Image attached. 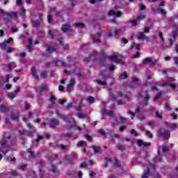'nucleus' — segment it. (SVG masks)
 <instances>
[{"instance_id":"1","label":"nucleus","mask_w":178,"mask_h":178,"mask_svg":"<svg viewBox=\"0 0 178 178\" xmlns=\"http://www.w3.org/2000/svg\"><path fill=\"white\" fill-rule=\"evenodd\" d=\"M148 176H153V177L160 178L161 175L155 171V165H152L147 168L146 172H144L142 178H148Z\"/></svg>"},{"instance_id":"2","label":"nucleus","mask_w":178,"mask_h":178,"mask_svg":"<svg viewBox=\"0 0 178 178\" xmlns=\"http://www.w3.org/2000/svg\"><path fill=\"white\" fill-rule=\"evenodd\" d=\"M1 147L3 148H9L15 145V142H11L10 136L7 137V139L3 138V142L1 143Z\"/></svg>"},{"instance_id":"3","label":"nucleus","mask_w":178,"mask_h":178,"mask_svg":"<svg viewBox=\"0 0 178 178\" xmlns=\"http://www.w3.org/2000/svg\"><path fill=\"white\" fill-rule=\"evenodd\" d=\"M109 94H110V97L111 98V99L113 101H116V99H118V98H121V97H124V98H126L127 99H129L130 97H129V96L127 95H124L123 93H122L121 92H118L116 97L114 95L113 92H112V91H111V90H109Z\"/></svg>"},{"instance_id":"4","label":"nucleus","mask_w":178,"mask_h":178,"mask_svg":"<svg viewBox=\"0 0 178 178\" xmlns=\"http://www.w3.org/2000/svg\"><path fill=\"white\" fill-rule=\"evenodd\" d=\"M159 136L163 137V138H165V140H169L170 137V131H165L163 129L161 128L159 130Z\"/></svg>"},{"instance_id":"5","label":"nucleus","mask_w":178,"mask_h":178,"mask_svg":"<svg viewBox=\"0 0 178 178\" xmlns=\"http://www.w3.org/2000/svg\"><path fill=\"white\" fill-rule=\"evenodd\" d=\"M51 136H49V134L44 133V136H40L38 137V138L35 140V142H33V144L34 145V144H36V147H38V143H40V141H41V140H42V138H47V140H49V138Z\"/></svg>"},{"instance_id":"6","label":"nucleus","mask_w":178,"mask_h":178,"mask_svg":"<svg viewBox=\"0 0 178 178\" xmlns=\"http://www.w3.org/2000/svg\"><path fill=\"white\" fill-rule=\"evenodd\" d=\"M101 35H102L101 32H97L96 33L95 35H93L92 36L93 44H100L101 40H99V37H101Z\"/></svg>"},{"instance_id":"7","label":"nucleus","mask_w":178,"mask_h":178,"mask_svg":"<svg viewBox=\"0 0 178 178\" xmlns=\"http://www.w3.org/2000/svg\"><path fill=\"white\" fill-rule=\"evenodd\" d=\"M74 84H76V81H74V79H71L70 83L67 86V92H72Z\"/></svg>"},{"instance_id":"8","label":"nucleus","mask_w":178,"mask_h":178,"mask_svg":"<svg viewBox=\"0 0 178 178\" xmlns=\"http://www.w3.org/2000/svg\"><path fill=\"white\" fill-rule=\"evenodd\" d=\"M132 48L133 49H136L137 51H136V55L134 56V58H138V55H140V52H138L141 48L140 47V44L137 43H133L132 44Z\"/></svg>"},{"instance_id":"9","label":"nucleus","mask_w":178,"mask_h":178,"mask_svg":"<svg viewBox=\"0 0 178 178\" xmlns=\"http://www.w3.org/2000/svg\"><path fill=\"white\" fill-rule=\"evenodd\" d=\"M19 92H20V88L18 87L14 92H10L8 95V97L11 99H13V98H16V97H17V94H19Z\"/></svg>"},{"instance_id":"10","label":"nucleus","mask_w":178,"mask_h":178,"mask_svg":"<svg viewBox=\"0 0 178 178\" xmlns=\"http://www.w3.org/2000/svg\"><path fill=\"white\" fill-rule=\"evenodd\" d=\"M56 126H59V120L56 118H52L50 121L51 129H56Z\"/></svg>"},{"instance_id":"11","label":"nucleus","mask_w":178,"mask_h":178,"mask_svg":"<svg viewBox=\"0 0 178 178\" xmlns=\"http://www.w3.org/2000/svg\"><path fill=\"white\" fill-rule=\"evenodd\" d=\"M115 120L117 121V122L112 124L113 127H115V126H118L119 123H126L127 122V118L122 116H120V122L118 121V118H115Z\"/></svg>"},{"instance_id":"12","label":"nucleus","mask_w":178,"mask_h":178,"mask_svg":"<svg viewBox=\"0 0 178 178\" xmlns=\"http://www.w3.org/2000/svg\"><path fill=\"white\" fill-rule=\"evenodd\" d=\"M90 148L93 149L94 154L95 155H97V154H102V148H101L99 146L92 145Z\"/></svg>"},{"instance_id":"13","label":"nucleus","mask_w":178,"mask_h":178,"mask_svg":"<svg viewBox=\"0 0 178 178\" xmlns=\"http://www.w3.org/2000/svg\"><path fill=\"white\" fill-rule=\"evenodd\" d=\"M138 40H141L142 41H148L149 38L144 34V33L140 32L138 35Z\"/></svg>"},{"instance_id":"14","label":"nucleus","mask_w":178,"mask_h":178,"mask_svg":"<svg viewBox=\"0 0 178 178\" xmlns=\"http://www.w3.org/2000/svg\"><path fill=\"white\" fill-rule=\"evenodd\" d=\"M107 58L110 60H113L115 63H120V59L116 55L109 56Z\"/></svg>"},{"instance_id":"15","label":"nucleus","mask_w":178,"mask_h":178,"mask_svg":"<svg viewBox=\"0 0 178 178\" xmlns=\"http://www.w3.org/2000/svg\"><path fill=\"white\" fill-rule=\"evenodd\" d=\"M108 16H113L115 15L116 17H120L122 16V12L118 11L117 13H115L113 10H111L108 13Z\"/></svg>"},{"instance_id":"16","label":"nucleus","mask_w":178,"mask_h":178,"mask_svg":"<svg viewBox=\"0 0 178 178\" xmlns=\"http://www.w3.org/2000/svg\"><path fill=\"white\" fill-rule=\"evenodd\" d=\"M102 79L104 81H101L100 79H97L96 81V82L97 83V84H99V86H106V80H108V77H105L104 76H102Z\"/></svg>"},{"instance_id":"17","label":"nucleus","mask_w":178,"mask_h":178,"mask_svg":"<svg viewBox=\"0 0 178 178\" xmlns=\"http://www.w3.org/2000/svg\"><path fill=\"white\" fill-rule=\"evenodd\" d=\"M31 74L36 80H40V76L37 75V70L35 69V67L31 68Z\"/></svg>"},{"instance_id":"18","label":"nucleus","mask_w":178,"mask_h":178,"mask_svg":"<svg viewBox=\"0 0 178 178\" xmlns=\"http://www.w3.org/2000/svg\"><path fill=\"white\" fill-rule=\"evenodd\" d=\"M12 120H15V122H19V118H20V114L13 113L10 115Z\"/></svg>"},{"instance_id":"19","label":"nucleus","mask_w":178,"mask_h":178,"mask_svg":"<svg viewBox=\"0 0 178 178\" xmlns=\"http://www.w3.org/2000/svg\"><path fill=\"white\" fill-rule=\"evenodd\" d=\"M41 22H42V19H40V20L37 19V20H35V21H32L31 22L32 26L33 27H40V24H41Z\"/></svg>"},{"instance_id":"20","label":"nucleus","mask_w":178,"mask_h":178,"mask_svg":"<svg viewBox=\"0 0 178 178\" xmlns=\"http://www.w3.org/2000/svg\"><path fill=\"white\" fill-rule=\"evenodd\" d=\"M10 109L9 107L3 105L0 106V111H1L3 113H6V112H9Z\"/></svg>"},{"instance_id":"21","label":"nucleus","mask_w":178,"mask_h":178,"mask_svg":"<svg viewBox=\"0 0 178 178\" xmlns=\"http://www.w3.org/2000/svg\"><path fill=\"white\" fill-rule=\"evenodd\" d=\"M148 101H149V95L146 92V95L144 97V101L142 102V105H148Z\"/></svg>"},{"instance_id":"22","label":"nucleus","mask_w":178,"mask_h":178,"mask_svg":"<svg viewBox=\"0 0 178 178\" xmlns=\"http://www.w3.org/2000/svg\"><path fill=\"white\" fill-rule=\"evenodd\" d=\"M10 79V76H9V74H7L6 76H1V81L2 83H9V79Z\"/></svg>"},{"instance_id":"23","label":"nucleus","mask_w":178,"mask_h":178,"mask_svg":"<svg viewBox=\"0 0 178 178\" xmlns=\"http://www.w3.org/2000/svg\"><path fill=\"white\" fill-rule=\"evenodd\" d=\"M158 155L154 159V162H162V156L159 151L157 152Z\"/></svg>"},{"instance_id":"24","label":"nucleus","mask_w":178,"mask_h":178,"mask_svg":"<svg viewBox=\"0 0 178 178\" xmlns=\"http://www.w3.org/2000/svg\"><path fill=\"white\" fill-rule=\"evenodd\" d=\"M70 30V24H63V26L61 28V31L65 33V31H67Z\"/></svg>"},{"instance_id":"25","label":"nucleus","mask_w":178,"mask_h":178,"mask_svg":"<svg viewBox=\"0 0 178 178\" xmlns=\"http://www.w3.org/2000/svg\"><path fill=\"white\" fill-rule=\"evenodd\" d=\"M40 92H45V91H48V86L42 85L39 87Z\"/></svg>"},{"instance_id":"26","label":"nucleus","mask_w":178,"mask_h":178,"mask_svg":"<svg viewBox=\"0 0 178 178\" xmlns=\"http://www.w3.org/2000/svg\"><path fill=\"white\" fill-rule=\"evenodd\" d=\"M7 16L10 17V19H16V17H17V13L11 12L10 13H7Z\"/></svg>"},{"instance_id":"27","label":"nucleus","mask_w":178,"mask_h":178,"mask_svg":"<svg viewBox=\"0 0 178 178\" xmlns=\"http://www.w3.org/2000/svg\"><path fill=\"white\" fill-rule=\"evenodd\" d=\"M40 76L41 79H47L48 77V72L42 71V72H40Z\"/></svg>"},{"instance_id":"28","label":"nucleus","mask_w":178,"mask_h":178,"mask_svg":"<svg viewBox=\"0 0 178 178\" xmlns=\"http://www.w3.org/2000/svg\"><path fill=\"white\" fill-rule=\"evenodd\" d=\"M27 152L30 154L31 158H33V159H37V156L34 154V152L31 151V149H27Z\"/></svg>"},{"instance_id":"29","label":"nucleus","mask_w":178,"mask_h":178,"mask_svg":"<svg viewBox=\"0 0 178 178\" xmlns=\"http://www.w3.org/2000/svg\"><path fill=\"white\" fill-rule=\"evenodd\" d=\"M146 16L145 15H138L137 17H136V20L138 22H140V20H144V19H145Z\"/></svg>"},{"instance_id":"30","label":"nucleus","mask_w":178,"mask_h":178,"mask_svg":"<svg viewBox=\"0 0 178 178\" xmlns=\"http://www.w3.org/2000/svg\"><path fill=\"white\" fill-rule=\"evenodd\" d=\"M49 102H51L52 106H54L56 102V97H55V96H51Z\"/></svg>"},{"instance_id":"31","label":"nucleus","mask_w":178,"mask_h":178,"mask_svg":"<svg viewBox=\"0 0 178 178\" xmlns=\"http://www.w3.org/2000/svg\"><path fill=\"white\" fill-rule=\"evenodd\" d=\"M7 67H8L10 72V70H12V67H16V63H15L14 62L10 63L7 64Z\"/></svg>"},{"instance_id":"32","label":"nucleus","mask_w":178,"mask_h":178,"mask_svg":"<svg viewBox=\"0 0 178 178\" xmlns=\"http://www.w3.org/2000/svg\"><path fill=\"white\" fill-rule=\"evenodd\" d=\"M74 26L75 27H78V29H84L85 27L84 24L81 22L74 23Z\"/></svg>"},{"instance_id":"33","label":"nucleus","mask_w":178,"mask_h":178,"mask_svg":"<svg viewBox=\"0 0 178 178\" xmlns=\"http://www.w3.org/2000/svg\"><path fill=\"white\" fill-rule=\"evenodd\" d=\"M73 136V133L69 132L67 134H63L62 137H65V138H70Z\"/></svg>"},{"instance_id":"34","label":"nucleus","mask_w":178,"mask_h":178,"mask_svg":"<svg viewBox=\"0 0 178 178\" xmlns=\"http://www.w3.org/2000/svg\"><path fill=\"white\" fill-rule=\"evenodd\" d=\"M63 15H64V13H63V11H62V10H60V11L56 13V15L58 16V17H60L63 19Z\"/></svg>"},{"instance_id":"35","label":"nucleus","mask_w":178,"mask_h":178,"mask_svg":"<svg viewBox=\"0 0 178 178\" xmlns=\"http://www.w3.org/2000/svg\"><path fill=\"white\" fill-rule=\"evenodd\" d=\"M137 22H138L137 20V19L131 21V20H129L128 21V23H130L134 27H136V26H137Z\"/></svg>"},{"instance_id":"36","label":"nucleus","mask_w":178,"mask_h":178,"mask_svg":"<svg viewBox=\"0 0 178 178\" xmlns=\"http://www.w3.org/2000/svg\"><path fill=\"white\" fill-rule=\"evenodd\" d=\"M94 101H95V99L92 96H89L88 97V102L89 104H94Z\"/></svg>"},{"instance_id":"37","label":"nucleus","mask_w":178,"mask_h":178,"mask_svg":"<svg viewBox=\"0 0 178 178\" xmlns=\"http://www.w3.org/2000/svg\"><path fill=\"white\" fill-rule=\"evenodd\" d=\"M47 22L50 24H52V23H54V19L52 18L51 15H47Z\"/></svg>"},{"instance_id":"38","label":"nucleus","mask_w":178,"mask_h":178,"mask_svg":"<svg viewBox=\"0 0 178 178\" xmlns=\"http://www.w3.org/2000/svg\"><path fill=\"white\" fill-rule=\"evenodd\" d=\"M158 13H161V15H166V10L161 9V8L157 9Z\"/></svg>"},{"instance_id":"39","label":"nucleus","mask_w":178,"mask_h":178,"mask_svg":"<svg viewBox=\"0 0 178 178\" xmlns=\"http://www.w3.org/2000/svg\"><path fill=\"white\" fill-rule=\"evenodd\" d=\"M56 49H58L54 48V47H48V48H47V52H51V53L55 52V51H56Z\"/></svg>"},{"instance_id":"40","label":"nucleus","mask_w":178,"mask_h":178,"mask_svg":"<svg viewBox=\"0 0 178 178\" xmlns=\"http://www.w3.org/2000/svg\"><path fill=\"white\" fill-rule=\"evenodd\" d=\"M156 117L159 119H162V118H163L162 113H160L159 111H156Z\"/></svg>"},{"instance_id":"41","label":"nucleus","mask_w":178,"mask_h":178,"mask_svg":"<svg viewBox=\"0 0 178 178\" xmlns=\"http://www.w3.org/2000/svg\"><path fill=\"white\" fill-rule=\"evenodd\" d=\"M152 58H145V60H143V64L149 63V62H152Z\"/></svg>"},{"instance_id":"42","label":"nucleus","mask_w":178,"mask_h":178,"mask_svg":"<svg viewBox=\"0 0 178 178\" xmlns=\"http://www.w3.org/2000/svg\"><path fill=\"white\" fill-rule=\"evenodd\" d=\"M51 172H53V173H58V168L54 165H51Z\"/></svg>"},{"instance_id":"43","label":"nucleus","mask_w":178,"mask_h":178,"mask_svg":"<svg viewBox=\"0 0 178 178\" xmlns=\"http://www.w3.org/2000/svg\"><path fill=\"white\" fill-rule=\"evenodd\" d=\"M120 78L122 79H127V72H124L120 75Z\"/></svg>"},{"instance_id":"44","label":"nucleus","mask_w":178,"mask_h":178,"mask_svg":"<svg viewBox=\"0 0 178 178\" xmlns=\"http://www.w3.org/2000/svg\"><path fill=\"white\" fill-rule=\"evenodd\" d=\"M159 148H161L163 152H169V149L165 146H160Z\"/></svg>"},{"instance_id":"45","label":"nucleus","mask_w":178,"mask_h":178,"mask_svg":"<svg viewBox=\"0 0 178 178\" xmlns=\"http://www.w3.org/2000/svg\"><path fill=\"white\" fill-rule=\"evenodd\" d=\"M170 129H172V130H175V129H177V124H176V123H172V124H171V125H170Z\"/></svg>"},{"instance_id":"46","label":"nucleus","mask_w":178,"mask_h":178,"mask_svg":"<svg viewBox=\"0 0 178 178\" xmlns=\"http://www.w3.org/2000/svg\"><path fill=\"white\" fill-rule=\"evenodd\" d=\"M85 144H86V141L81 140V142L77 143L76 147H83V145H84Z\"/></svg>"},{"instance_id":"47","label":"nucleus","mask_w":178,"mask_h":178,"mask_svg":"<svg viewBox=\"0 0 178 178\" xmlns=\"http://www.w3.org/2000/svg\"><path fill=\"white\" fill-rule=\"evenodd\" d=\"M161 95H162V93H161V92L158 93V94L154 97V101H158V99H159V98L161 97Z\"/></svg>"},{"instance_id":"48","label":"nucleus","mask_w":178,"mask_h":178,"mask_svg":"<svg viewBox=\"0 0 178 178\" xmlns=\"http://www.w3.org/2000/svg\"><path fill=\"white\" fill-rule=\"evenodd\" d=\"M99 133L104 137H105V136H106V132H105V131L104 129H99Z\"/></svg>"},{"instance_id":"49","label":"nucleus","mask_w":178,"mask_h":178,"mask_svg":"<svg viewBox=\"0 0 178 178\" xmlns=\"http://www.w3.org/2000/svg\"><path fill=\"white\" fill-rule=\"evenodd\" d=\"M104 112L108 116H113V111H106L104 110Z\"/></svg>"},{"instance_id":"50","label":"nucleus","mask_w":178,"mask_h":178,"mask_svg":"<svg viewBox=\"0 0 178 178\" xmlns=\"http://www.w3.org/2000/svg\"><path fill=\"white\" fill-rule=\"evenodd\" d=\"M26 168H27V164H24V165L19 166L18 168L21 169V170L24 171V170H26Z\"/></svg>"},{"instance_id":"51","label":"nucleus","mask_w":178,"mask_h":178,"mask_svg":"<svg viewBox=\"0 0 178 178\" xmlns=\"http://www.w3.org/2000/svg\"><path fill=\"white\" fill-rule=\"evenodd\" d=\"M146 136L149 137V138H152L154 137V136L152 135V133H151V131H146Z\"/></svg>"},{"instance_id":"52","label":"nucleus","mask_w":178,"mask_h":178,"mask_svg":"<svg viewBox=\"0 0 178 178\" xmlns=\"http://www.w3.org/2000/svg\"><path fill=\"white\" fill-rule=\"evenodd\" d=\"M105 159H106V163L104 165V168H108V162H112V159H108V158H105Z\"/></svg>"},{"instance_id":"53","label":"nucleus","mask_w":178,"mask_h":178,"mask_svg":"<svg viewBox=\"0 0 178 178\" xmlns=\"http://www.w3.org/2000/svg\"><path fill=\"white\" fill-rule=\"evenodd\" d=\"M27 49H29V52H32L31 49L33 48V44H29L26 47Z\"/></svg>"},{"instance_id":"54","label":"nucleus","mask_w":178,"mask_h":178,"mask_svg":"<svg viewBox=\"0 0 178 178\" xmlns=\"http://www.w3.org/2000/svg\"><path fill=\"white\" fill-rule=\"evenodd\" d=\"M127 115H131V118L134 119V116H135L134 113L131 112V111H128Z\"/></svg>"},{"instance_id":"55","label":"nucleus","mask_w":178,"mask_h":178,"mask_svg":"<svg viewBox=\"0 0 178 178\" xmlns=\"http://www.w3.org/2000/svg\"><path fill=\"white\" fill-rule=\"evenodd\" d=\"M137 144H138V147H142V145H143V144H144V142H143L142 140H138L137 141Z\"/></svg>"},{"instance_id":"56","label":"nucleus","mask_w":178,"mask_h":178,"mask_svg":"<svg viewBox=\"0 0 178 178\" xmlns=\"http://www.w3.org/2000/svg\"><path fill=\"white\" fill-rule=\"evenodd\" d=\"M114 163L118 168H120V163L119 162V160L115 159Z\"/></svg>"},{"instance_id":"57","label":"nucleus","mask_w":178,"mask_h":178,"mask_svg":"<svg viewBox=\"0 0 178 178\" xmlns=\"http://www.w3.org/2000/svg\"><path fill=\"white\" fill-rule=\"evenodd\" d=\"M123 31V30L122 29H117L114 31V33L115 35H118V34H120V33H122Z\"/></svg>"},{"instance_id":"58","label":"nucleus","mask_w":178,"mask_h":178,"mask_svg":"<svg viewBox=\"0 0 178 178\" xmlns=\"http://www.w3.org/2000/svg\"><path fill=\"white\" fill-rule=\"evenodd\" d=\"M0 47L1 49H6V43H0Z\"/></svg>"},{"instance_id":"59","label":"nucleus","mask_w":178,"mask_h":178,"mask_svg":"<svg viewBox=\"0 0 178 178\" xmlns=\"http://www.w3.org/2000/svg\"><path fill=\"white\" fill-rule=\"evenodd\" d=\"M78 118H79L80 119H84V114H83V113H79L77 114Z\"/></svg>"},{"instance_id":"60","label":"nucleus","mask_w":178,"mask_h":178,"mask_svg":"<svg viewBox=\"0 0 178 178\" xmlns=\"http://www.w3.org/2000/svg\"><path fill=\"white\" fill-rule=\"evenodd\" d=\"M100 54L102 55V56H103V58H104V59H106V58H108V56L105 55V51H104V50H102L100 51Z\"/></svg>"},{"instance_id":"61","label":"nucleus","mask_w":178,"mask_h":178,"mask_svg":"<svg viewBox=\"0 0 178 178\" xmlns=\"http://www.w3.org/2000/svg\"><path fill=\"white\" fill-rule=\"evenodd\" d=\"M14 51H15V49L10 47L7 50V54H10V53L13 52Z\"/></svg>"},{"instance_id":"62","label":"nucleus","mask_w":178,"mask_h":178,"mask_svg":"<svg viewBox=\"0 0 178 178\" xmlns=\"http://www.w3.org/2000/svg\"><path fill=\"white\" fill-rule=\"evenodd\" d=\"M97 55V51H93L92 54H90L89 56V59H91V58H92V56H95Z\"/></svg>"},{"instance_id":"63","label":"nucleus","mask_w":178,"mask_h":178,"mask_svg":"<svg viewBox=\"0 0 178 178\" xmlns=\"http://www.w3.org/2000/svg\"><path fill=\"white\" fill-rule=\"evenodd\" d=\"M159 38H160V40H161V41H163V42L164 41L163 35H162L161 32L159 33Z\"/></svg>"},{"instance_id":"64","label":"nucleus","mask_w":178,"mask_h":178,"mask_svg":"<svg viewBox=\"0 0 178 178\" xmlns=\"http://www.w3.org/2000/svg\"><path fill=\"white\" fill-rule=\"evenodd\" d=\"M124 104H126V102H123L122 100H118V105H124Z\"/></svg>"}]
</instances>
